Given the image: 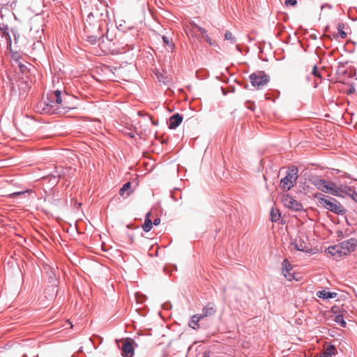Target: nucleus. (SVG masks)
Segmentation results:
<instances>
[{"label": "nucleus", "instance_id": "20", "mask_svg": "<svg viewBox=\"0 0 357 357\" xmlns=\"http://www.w3.org/2000/svg\"><path fill=\"white\" fill-rule=\"evenodd\" d=\"M344 23H338L337 26L338 33L336 36L339 35L342 38H345L347 37V33L344 31Z\"/></svg>", "mask_w": 357, "mask_h": 357}, {"label": "nucleus", "instance_id": "2", "mask_svg": "<svg viewBox=\"0 0 357 357\" xmlns=\"http://www.w3.org/2000/svg\"><path fill=\"white\" fill-rule=\"evenodd\" d=\"M314 197L317 199L319 206L338 215L344 214L346 212L344 206L334 198L324 195L322 193L315 194Z\"/></svg>", "mask_w": 357, "mask_h": 357}, {"label": "nucleus", "instance_id": "21", "mask_svg": "<svg viewBox=\"0 0 357 357\" xmlns=\"http://www.w3.org/2000/svg\"><path fill=\"white\" fill-rule=\"evenodd\" d=\"M334 321L340 324L342 327H345L346 326V321H344V318H343V315L342 314H338V315H335V318H334Z\"/></svg>", "mask_w": 357, "mask_h": 357}, {"label": "nucleus", "instance_id": "1", "mask_svg": "<svg viewBox=\"0 0 357 357\" xmlns=\"http://www.w3.org/2000/svg\"><path fill=\"white\" fill-rule=\"evenodd\" d=\"M75 97L70 96L67 93L61 96V93L56 90L49 95L48 100L49 103L47 105H50L52 107L56 105L55 110L58 113H66L70 109H77V103L75 101Z\"/></svg>", "mask_w": 357, "mask_h": 357}, {"label": "nucleus", "instance_id": "29", "mask_svg": "<svg viewBox=\"0 0 357 357\" xmlns=\"http://www.w3.org/2000/svg\"><path fill=\"white\" fill-rule=\"evenodd\" d=\"M43 47V45L40 41H37L36 43H34L33 45V50H35L36 49H41Z\"/></svg>", "mask_w": 357, "mask_h": 357}, {"label": "nucleus", "instance_id": "24", "mask_svg": "<svg viewBox=\"0 0 357 357\" xmlns=\"http://www.w3.org/2000/svg\"><path fill=\"white\" fill-rule=\"evenodd\" d=\"M225 40H229L231 44H234L236 42V38L229 31H227L225 33Z\"/></svg>", "mask_w": 357, "mask_h": 357}, {"label": "nucleus", "instance_id": "18", "mask_svg": "<svg viewBox=\"0 0 357 357\" xmlns=\"http://www.w3.org/2000/svg\"><path fill=\"white\" fill-rule=\"evenodd\" d=\"M130 188H131V183L130 182L126 183L123 185V187L120 189L119 195L121 196H123L125 192H126L127 196H129L132 192V191L130 190Z\"/></svg>", "mask_w": 357, "mask_h": 357}, {"label": "nucleus", "instance_id": "8", "mask_svg": "<svg viewBox=\"0 0 357 357\" xmlns=\"http://www.w3.org/2000/svg\"><path fill=\"white\" fill-rule=\"evenodd\" d=\"M217 312V307L214 303H208L202 309L200 314L203 319L214 316Z\"/></svg>", "mask_w": 357, "mask_h": 357}, {"label": "nucleus", "instance_id": "27", "mask_svg": "<svg viewBox=\"0 0 357 357\" xmlns=\"http://www.w3.org/2000/svg\"><path fill=\"white\" fill-rule=\"evenodd\" d=\"M348 190L349 191V195L352 198V199L357 202V192L353 191L350 188H349Z\"/></svg>", "mask_w": 357, "mask_h": 357}, {"label": "nucleus", "instance_id": "14", "mask_svg": "<svg viewBox=\"0 0 357 357\" xmlns=\"http://www.w3.org/2000/svg\"><path fill=\"white\" fill-rule=\"evenodd\" d=\"M85 34H86V36H85L86 40L91 45L96 44L97 42V40L102 36V34H100V33L91 34L90 31L89 30V29L87 27H86V29H85Z\"/></svg>", "mask_w": 357, "mask_h": 357}, {"label": "nucleus", "instance_id": "9", "mask_svg": "<svg viewBox=\"0 0 357 357\" xmlns=\"http://www.w3.org/2000/svg\"><path fill=\"white\" fill-rule=\"evenodd\" d=\"M128 67V65H126L125 66L116 67L114 68V71L113 73L116 77L122 79H126L128 77L129 73ZM129 67L131 68L130 66H129Z\"/></svg>", "mask_w": 357, "mask_h": 357}, {"label": "nucleus", "instance_id": "31", "mask_svg": "<svg viewBox=\"0 0 357 357\" xmlns=\"http://www.w3.org/2000/svg\"><path fill=\"white\" fill-rule=\"evenodd\" d=\"M284 3L286 6L291 5V6H294L296 5L297 1L296 0H287Z\"/></svg>", "mask_w": 357, "mask_h": 357}, {"label": "nucleus", "instance_id": "37", "mask_svg": "<svg viewBox=\"0 0 357 357\" xmlns=\"http://www.w3.org/2000/svg\"><path fill=\"white\" fill-rule=\"evenodd\" d=\"M203 357H209V356L207 354H205Z\"/></svg>", "mask_w": 357, "mask_h": 357}, {"label": "nucleus", "instance_id": "30", "mask_svg": "<svg viewBox=\"0 0 357 357\" xmlns=\"http://www.w3.org/2000/svg\"><path fill=\"white\" fill-rule=\"evenodd\" d=\"M195 27L197 29L198 31L202 35L203 37L204 36L207 35L206 31L204 28L198 26L197 25H195Z\"/></svg>", "mask_w": 357, "mask_h": 357}, {"label": "nucleus", "instance_id": "13", "mask_svg": "<svg viewBox=\"0 0 357 357\" xmlns=\"http://www.w3.org/2000/svg\"><path fill=\"white\" fill-rule=\"evenodd\" d=\"M203 319L201 314H194L191 317L188 322V326L194 330H197L201 328L199 321Z\"/></svg>", "mask_w": 357, "mask_h": 357}, {"label": "nucleus", "instance_id": "16", "mask_svg": "<svg viewBox=\"0 0 357 357\" xmlns=\"http://www.w3.org/2000/svg\"><path fill=\"white\" fill-rule=\"evenodd\" d=\"M150 216H151V212L147 213L146 215L144 223L142 226L144 231H146V232L149 231L152 228L153 222H151V220L150 219Z\"/></svg>", "mask_w": 357, "mask_h": 357}, {"label": "nucleus", "instance_id": "6", "mask_svg": "<svg viewBox=\"0 0 357 357\" xmlns=\"http://www.w3.org/2000/svg\"><path fill=\"white\" fill-rule=\"evenodd\" d=\"M122 344L121 354L123 357H132L134 354L135 341L132 338L128 337L121 340Z\"/></svg>", "mask_w": 357, "mask_h": 357}, {"label": "nucleus", "instance_id": "15", "mask_svg": "<svg viewBox=\"0 0 357 357\" xmlns=\"http://www.w3.org/2000/svg\"><path fill=\"white\" fill-rule=\"evenodd\" d=\"M337 350L333 345H326L322 351L321 357H333Z\"/></svg>", "mask_w": 357, "mask_h": 357}, {"label": "nucleus", "instance_id": "36", "mask_svg": "<svg viewBox=\"0 0 357 357\" xmlns=\"http://www.w3.org/2000/svg\"><path fill=\"white\" fill-rule=\"evenodd\" d=\"M6 30H7V29H6V30H4V31H3V33H4V34H6V36H8V38H10V36H9L8 33L6 31Z\"/></svg>", "mask_w": 357, "mask_h": 357}, {"label": "nucleus", "instance_id": "10", "mask_svg": "<svg viewBox=\"0 0 357 357\" xmlns=\"http://www.w3.org/2000/svg\"><path fill=\"white\" fill-rule=\"evenodd\" d=\"M323 192L337 196L339 195V189L334 183L326 181Z\"/></svg>", "mask_w": 357, "mask_h": 357}, {"label": "nucleus", "instance_id": "5", "mask_svg": "<svg viewBox=\"0 0 357 357\" xmlns=\"http://www.w3.org/2000/svg\"><path fill=\"white\" fill-rule=\"evenodd\" d=\"M281 202L285 207L292 211H301L303 209L302 204L288 194L281 196Z\"/></svg>", "mask_w": 357, "mask_h": 357}, {"label": "nucleus", "instance_id": "28", "mask_svg": "<svg viewBox=\"0 0 357 357\" xmlns=\"http://www.w3.org/2000/svg\"><path fill=\"white\" fill-rule=\"evenodd\" d=\"M295 248L298 250H301V251H304L305 250V246L303 245L302 243H300L298 244L296 241V244H295Z\"/></svg>", "mask_w": 357, "mask_h": 357}, {"label": "nucleus", "instance_id": "19", "mask_svg": "<svg viewBox=\"0 0 357 357\" xmlns=\"http://www.w3.org/2000/svg\"><path fill=\"white\" fill-rule=\"evenodd\" d=\"M270 215H271V220L272 222H277L280 220V213L278 209L272 208L271 211Z\"/></svg>", "mask_w": 357, "mask_h": 357}, {"label": "nucleus", "instance_id": "35", "mask_svg": "<svg viewBox=\"0 0 357 357\" xmlns=\"http://www.w3.org/2000/svg\"><path fill=\"white\" fill-rule=\"evenodd\" d=\"M22 192H15L12 195L13 197L15 196V195H20Z\"/></svg>", "mask_w": 357, "mask_h": 357}, {"label": "nucleus", "instance_id": "7", "mask_svg": "<svg viewBox=\"0 0 357 357\" xmlns=\"http://www.w3.org/2000/svg\"><path fill=\"white\" fill-rule=\"evenodd\" d=\"M328 252L336 258L342 257L347 255V253L344 250V248L341 243L331 246L328 248Z\"/></svg>", "mask_w": 357, "mask_h": 357}, {"label": "nucleus", "instance_id": "26", "mask_svg": "<svg viewBox=\"0 0 357 357\" xmlns=\"http://www.w3.org/2000/svg\"><path fill=\"white\" fill-rule=\"evenodd\" d=\"M283 275L285 277V278L289 281H291L294 279H296L297 280V279L294 276V274L290 273V271H289L288 273H283Z\"/></svg>", "mask_w": 357, "mask_h": 357}, {"label": "nucleus", "instance_id": "32", "mask_svg": "<svg viewBox=\"0 0 357 357\" xmlns=\"http://www.w3.org/2000/svg\"><path fill=\"white\" fill-rule=\"evenodd\" d=\"M162 40H163V42L167 45H169V38L167 37V36H163L162 37Z\"/></svg>", "mask_w": 357, "mask_h": 357}, {"label": "nucleus", "instance_id": "38", "mask_svg": "<svg viewBox=\"0 0 357 357\" xmlns=\"http://www.w3.org/2000/svg\"><path fill=\"white\" fill-rule=\"evenodd\" d=\"M3 29L1 27V24H0V30H3Z\"/></svg>", "mask_w": 357, "mask_h": 357}, {"label": "nucleus", "instance_id": "25", "mask_svg": "<svg viewBox=\"0 0 357 357\" xmlns=\"http://www.w3.org/2000/svg\"><path fill=\"white\" fill-rule=\"evenodd\" d=\"M312 74L315 77H317V78H319V79H321V78H322L321 75V72H320V70L317 68V66H313V68H312Z\"/></svg>", "mask_w": 357, "mask_h": 357}, {"label": "nucleus", "instance_id": "11", "mask_svg": "<svg viewBox=\"0 0 357 357\" xmlns=\"http://www.w3.org/2000/svg\"><path fill=\"white\" fill-rule=\"evenodd\" d=\"M183 117L178 113L174 114L169 119V128L170 129L176 128L182 122Z\"/></svg>", "mask_w": 357, "mask_h": 357}, {"label": "nucleus", "instance_id": "22", "mask_svg": "<svg viewBox=\"0 0 357 357\" xmlns=\"http://www.w3.org/2000/svg\"><path fill=\"white\" fill-rule=\"evenodd\" d=\"M326 181L323 179L317 178L314 181L315 186L323 192Z\"/></svg>", "mask_w": 357, "mask_h": 357}, {"label": "nucleus", "instance_id": "3", "mask_svg": "<svg viewBox=\"0 0 357 357\" xmlns=\"http://www.w3.org/2000/svg\"><path fill=\"white\" fill-rule=\"evenodd\" d=\"M250 83L256 89L260 90L270 82V77L264 71H257L249 76Z\"/></svg>", "mask_w": 357, "mask_h": 357}, {"label": "nucleus", "instance_id": "12", "mask_svg": "<svg viewBox=\"0 0 357 357\" xmlns=\"http://www.w3.org/2000/svg\"><path fill=\"white\" fill-rule=\"evenodd\" d=\"M340 243L343 246L344 250H345L348 255L350 252L354 251L355 248L357 245V241L354 238H351L348 241H343Z\"/></svg>", "mask_w": 357, "mask_h": 357}, {"label": "nucleus", "instance_id": "4", "mask_svg": "<svg viewBox=\"0 0 357 357\" xmlns=\"http://www.w3.org/2000/svg\"><path fill=\"white\" fill-rule=\"evenodd\" d=\"M298 169L295 167L290 169L284 178L281 179L280 186L284 191H289L294 185L298 178Z\"/></svg>", "mask_w": 357, "mask_h": 357}, {"label": "nucleus", "instance_id": "34", "mask_svg": "<svg viewBox=\"0 0 357 357\" xmlns=\"http://www.w3.org/2000/svg\"><path fill=\"white\" fill-rule=\"evenodd\" d=\"M160 223V219L156 218L154 220L153 223L155 225H158Z\"/></svg>", "mask_w": 357, "mask_h": 357}, {"label": "nucleus", "instance_id": "23", "mask_svg": "<svg viewBox=\"0 0 357 357\" xmlns=\"http://www.w3.org/2000/svg\"><path fill=\"white\" fill-rule=\"evenodd\" d=\"M292 269L291 265L289 264L288 260L285 259L282 262V273H288Z\"/></svg>", "mask_w": 357, "mask_h": 357}, {"label": "nucleus", "instance_id": "33", "mask_svg": "<svg viewBox=\"0 0 357 357\" xmlns=\"http://www.w3.org/2000/svg\"><path fill=\"white\" fill-rule=\"evenodd\" d=\"M204 38L206 39V40L210 44L212 45L211 39L209 38L208 35L204 36Z\"/></svg>", "mask_w": 357, "mask_h": 357}, {"label": "nucleus", "instance_id": "17", "mask_svg": "<svg viewBox=\"0 0 357 357\" xmlns=\"http://www.w3.org/2000/svg\"><path fill=\"white\" fill-rule=\"evenodd\" d=\"M317 295L319 298H335V297H336L337 294L335 293V292H329V291H326L325 290H323V291H319L317 293Z\"/></svg>", "mask_w": 357, "mask_h": 357}]
</instances>
